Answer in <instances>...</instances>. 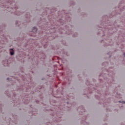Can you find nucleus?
I'll return each instance as SVG.
<instances>
[{"label": "nucleus", "mask_w": 125, "mask_h": 125, "mask_svg": "<svg viewBox=\"0 0 125 125\" xmlns=\"http://www.w3.org/2000/svg\"><path fill=\"white\" fill-rule=\"evenodd\" d=\"M10 50V55H14V50H13V49L11 48Z\"/></svg>", "instance_id": "f257e3e1"}, {"label": "nucleus", "mask_w": 125, "mask_h": 125, "mask_svg": "<svg viewBox=\"0 0 125 125\" xmlns=\"http://www.w3.org/2000/svg\"><path fill=\"white\" fill-rule=\"evenodd\" d=\"M33 30L34 32V33H37V30L36 27H33Z\"/></svg>", "instance_id": "f03ea898"}, {"label": "nucleus", "mask_w": 125, "mask_h": 125, "mask_svg": "<svg viewBox=\"0 0 125 125\" xmlns=\"http://www.w3.org/2000/svg\"><path fill=\"white\" fill-rule=\"evenodd\" d=\"M2 64L4 65V66H7V63L6 62L5 63L4 62H2Z\"/></svg>", "instance_id": "7ed1b4c3"}, {"label": "nucleus", "mask_w": 125, "mask_h": 125, "mask_svg": "<svg viewBox=\"0 0 125 125\" xmlns=\"http://www.w3.org/2000/svg\"><path fill=\"white\" fill-rule=\"evenodd\" d=\"M119 103H122L123 104H125V101H119Z\"/></svg>", "instance_id": "20e7f679"}, {"label": "nucleus", "mask_w": 125, "mask_h": 125, "mask_svg": "<svg viewBox=\"0 0 125 125\" xmlns=\"http://www.w3.org/2000/svg\"><path fill=\"white\" fill-rule=\"evenodd\" d=\"M25 104H28L27 103H26V102H24Z\"/></svg>", "instance_id": "39448f33"}, {"label": "nucleus", "mask_w": 125, "mask_h": 125, "mask_svg": "<svg viewBox=\"0 0 125 125\" xmlns=\"http://www.w3.org/2000/svg\"><path fill=\"white\" fill-rule=\"evenodd\" d=\"M7 80H9V78H7Z\"/></svg>", "instance_id": "423d86ee"}, {"label": "nucleus", "mask_w": 125, "mask_h": 125, "mask_svg": "<svg viewBox=\"0 0 125 125\" xmlns=\"http://www.w3.org/2000/svg\"><path fill=\"white\" fill-rule=\"evenodd\" d=\"M26 17H27V18H28V17H27V16H26Z\"/></svg>", "instance_id": "0eeeda50"}]
</instances>
